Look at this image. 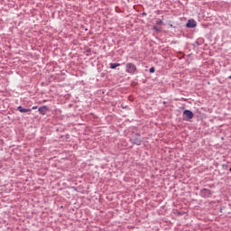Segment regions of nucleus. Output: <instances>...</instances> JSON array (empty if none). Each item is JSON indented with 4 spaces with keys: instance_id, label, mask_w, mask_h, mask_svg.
I'll list each match as a JSON object with an SVG mask.
<instances>
[{
    "instance_id": "obj_10",
    "label": "nucleus",
    "mask_w": 231,
    "mask_h": 231,
    "mask_svg": "<svg viewBox=\"0 0 231 231\" xmlns=\"http://www.w3.org/2000/svg\"><path fill=\"white\" fill-rule=\"evenodd\" d=\"M153 30H155V32H160V29H158L156 26H153Z\"/></svg>"
},
{
    "instance_id": "obj_3",
    "label": "nucleus",
    "mask_w": 231,
    "mask_h": 231,
    "mask_svg": "<svg viewBox=\"0 0 231 231\" xmlns=\"http://www.w3.org/2000/svg\"><path fill=\"white\" fill-rule=\"evenodd\" d=\"M187 28H196L197 23L194 21V19L189 20L187 24H186Z\"/></svg>"
},
{
    "instance_id": "obj_8",
    "label": "nucleus",
    "mask_w": 231,
    "mask_h": 231,
    "mask_svg": "<svg viewBox=\"0 0 231 231\" xmlns=\"http://www.w3.org/2000/svg\"><path fill=\"white\" fill-rule=\"evenodd\" d=\"M162 24H163V21L161 19L157 20V25L162 26Z\"/></svg>"
},
{
    "instance_id": "obj_11",
    "label": "nucleus",
    "mask_w": 231,
    "mask_h": 231,
    "mask_svg": "<svg viewBox=\"0 0 231 231\" xmlns=\"http://www.w3.org/2000/svg\"><path fill=\"white\" fill-rule=\"evenodd\" d=\"M150 73H154V68L150 69Z\"/></svg>"
},
{
    "instance_id": "obj_5",
    "label": "nucleus",
    "mask_w": 231,
    "mask_h": 231,
    "mask_svg": "<svg viewBox=\"0 0 231 231\" xmlns=\"http://www.w3.org/2000/svg\"><path fill=\"white\" fill-rule=\"evenodd\" d=\"M133 143H135V145H142V137H134L132 138Z\"/></svg>"
},
{
    "instance_id": "obj_1",
    "label": "nucleus",
    "mask_w": 231,
    "mask_h": 231,
    "mask_svg": "<svg viewBox=\"0 0 231 231\" xmlns=\"http://www.w3.org/2000/svg\"><path fill=\"white\" fill-rule=\"evenodd\" d=\"M136 65L134 63H126L125 66V71L126 73H129L130 75H134L136 73Z\"/></svg>"
},
{
    "instance_id": "obj_2",
    "label": "nucleus",
    "mask_w": 231,
    "mask_h": 231,
    "mask_svg": "<svg viewBox=\"0 0 231 231\" xmlns=\"http://www.w3.org/2000/svg\"><path fill=\"white\" fill-rule=\"evenodd\" d=\"M183 115L186 116V118H188V120H192V118H194V114L190 110H185Z\"/></svg>"
},
{
    "instance_id": "obj_12",
    "label": "nucleus",
    "mask_w": 231,
    "mask_h": 231,
    "mask_svg": "<svg viewBox=\"0 0 231 231\" xmlns=\"http://www.w3.org/2000/svg\"><path fill=\"white\" fill-rule=\"evenodd\" d=\"M32 109L35 110V109H37V106H32Z\"/></svg>"
},
{
    "instance_id": "obj_4",
    "label": "nucleus",
    "mask_w": 231,
    "mask_h": 231,
    "mask_svg": "<svg viewBox=\"0 0 231 231\" xmlns=\"http://www.w3.org/2000/svg\"><path fill=\"white\" fill-rule=\"evenodd\" d=\"M48 106H41L38 111L40 114H42V116L46 115V113H48Z\"/></svg>"
},
{
    "instance_id": "obj_13",
    "label": "nucleus",
    "mask_w": 231,
    "mask_h": 231,
    "mask_svg": "<svg viewBox=\"0 0 231 231\" xmlns=\"http://www.w3.org/2000/svg\"><path fill=\"white\" fill-rule=\"evenodd\" d=\"M229 79H231V76L229 77Z\"/></svg>"
},
{
    "instance_id": "obj_9",
    "label": "nucleus",
    "mask_w": 231,
    "mask_h": 231,
    "mask_svg": "<svg viewBox=\"0 0 231 231\" xmlns=\"http://www.w3.org/2000/svg\"><path fill=\"white\" fill-rule=\"evenodd\" d=\"M208 194V195H210V191L208 190V189H204L203 191H202V194Z\"/></svg>"
},
{
    "instance_id": "obj_6",
    "label": "nucleus",
    "mask_w": 231,
    "mask_h": 231,
    "mask_svg": "<svg viewBox=\"0 0 231 231\" xmlns=\"http://www.w3.org/2000/svg\"><path fill=\"white\" fill-rule=\"evenodd\" d=\"M17 111H19L20 113H30V111H32V108H23L20 106L17 107Z\"/></svg>"
},
{
    "instance_id": "obj_7",
    "label": "nucleus",
    "mask_w": 231,
    "mask_h": 231,
    "mask_svg": "<svg viewBox=\"0 0 231 231\" xmlns=\"http://www.w3.org/2000/svg\"><path fill=\"white\" fill-rule=\"evenodd\" d=\"M120 66H121L120 63H110L111 69H116V68H118Z\"/></svg>"
}]
</instances>
